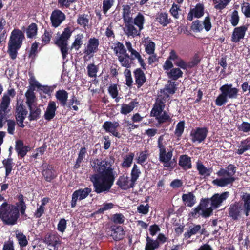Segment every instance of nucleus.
<instances>
[{
    "mask_svg": "<svg viewBox=\"0 0 250 250\" xmlns=\"http://www.w3.org/2000/svg\"><path fill=\"white\" fill-rule=\"evenodd\" d=\"M24 197L22 194H19L17 196L18 202L15 205L17 207V210H19L21 215H24L25 214V211L27 208L26 205L24 201Z\"/></svg>",
    "mask_w": 250,
    "mask_h": 250,
    "instance_id": "2f4dec72",
    "label": "nucleus"
},
{
    "mask_svg": "<svg viewBox=\"0 0 250 250\" xmlns=\"http://www.w3.org/2000/svg\"><path fill=\"white\" fill-rule=\"evenodd\" d=\"M19 217V210L15 205L5 202L0 206V218L5 225L13 226L16 224Z\"/></svg>",
    "mask_w": 250,
    "mask_h": 250,
    "instance_id": "7ed1b4c3",
    "label": "nucleus"
},
{
    "mask_svg": "<svg viewBox=\"0 0 250 250\" xmlns=\"http://www.w3.org/2000/svg\"><path fill=\"white\" fill-rule=\"evenodd\" d=\"M99 45V40L95 37L90 38L88 42L87 48L84 50V53L87 55L96 52L98 50Z\"/></svg>",
    "mask_w": 250,
    "mask_h": 250,
    "instance_id": "5701e85b",
    "label": "nucleus"
},
{
    "mask_svg": "<svg viewBox=\"0 0 250 250\" xmlns=\"http://www.w3.org/2000/svg\"><path fill=\"white\" fill-rule=\"evenodd\" d=\"M119 126L120 125L118 122L105 121L103 124L102 127L106 132L110 133L114 136L120 138L121 134L117 130Z\"/></svg>",
    "mask_w": 250,
    "mask_h": 250,
    "instance_id": "f3484780",
    "label": "nucleus"
},
{
    "mask_svg": "<svg viewBox=\"0 0 250 250\" xmlns=\"http://www.w3.org/2000/svg\"><path fill=\"white\" fill-rule=\"evenodd\" d=\"M185 123L184 121H181L178 123L176 126V128L174 131V134L179 140L184 132L185 129Z\"/></svg>",
    "mask_w": 250,
    "mask_h": 250,
    "instance_id": "864d4df0",
    "label": "nucleus"
},
{
    "mask_svg": "<svg viewBox=\"0 0 250 250\" xmlns=\"http://www.w3.org/2000/svg\"><path fill=\"white\" fill-rule=\"evenodd\" d=\"M72 33V31L70 27L65 28L60 37L55 42V44L60 49L63 60L66 58L68 54V41L70 38Z\"/></svg>",
    "mask_w": 250,
    "mask_h": 250,
    "instance_id": "423d86ee",
    "label": "nucleus"
},
{
    "mask_svg": "<svg viewBox=\"0 0 250 250\" xmlns=\"http://www.w3.org/2000/svg\"><path fill=\"white\" fill-rule=\"evenodd\" d=\"M35 87H32L31 85V87L27 90L25 93V96L27 100V103L28 105H32L34 102L35 95L34 93Z\"/></svg>",
    "mask_w": 250,
    "mask_h": 250,
    "instance_id": "8fccbe9b",
    "label": "nucleus"
},
{
    "mask_svg": "<svg viewBox=\"0 0 250 250\" xmlns=\"http://www.w3.org/2000/svg\"><path fill=\"white\" fill-rule=\"evenodd\" d=\"M83 35L82 34H78L74 42L71 46V49L74 48L76 50H78L83 44Z\"/></svg>",
    "mask_w": 250,
    "mask_h": 250,
    "instance_id": "603ef678",
    "label": "nucleus"
},
{
    "mask_svg": "<svg viewBox=\"0 0 250 250\" xmlns=\"http://www.w3.org/2000/svg\"><path fill=\"white\" fill-rule=\"evenodd\" d=\"M208 129L206 127H196L190 132V136L193 143H201L204 141L207 137Z\"/></svg>",
    "mask_w": 250,
    "mask_h": 250,
    "instance_id": "6e6552de",
    "label": "nucleus"
},
{
    "mask_svg": "<svg viewBox=\"0 0 250 250\" xmlns=\"http://www.w3.org/2000/svg\"><path fill=\"white\" fill-rule=\"evenodd\" d=\"M204 6L203 3H197L194 8L191 9L187 16L188 21H192L193 17L200 18L204 14Z\"/></svg>",
    "mask_w": 250,
    "mask_h": 250,
    "instance_id": "aec40b11",
    "label": "nucleus"
},
{
    "mask_svg": "<svg viewBox=\"0 0 250 250\" xmlns=\"http://www.w3.org/2000/svg\"><path fill=\"white\" fill-rule=\"evenodd\" d=\"M38 26L35 23H31L26 29V35L28 38L32 39L35 37L38 32Z\"/></svg>",
    "mask_w": 250,
    "mask_h": 250,
    "instance_id": "a19ab883",
    "label": "nucleus"
},
{
    "mask_svg": "<svg viewBox=\"0 0 250 250\" xmlns=\"http://www.w3.org/2000/svg\"><path fill=\"white\" fill-rule=\"evenodd\" d=\"M168 77L172 80H177L183 76V72L179 68H172L167 72Z\"/></svg>",
    "mask_w": 250,
    "mask_h": 250,
    "instance_id": "e433bc0d",
    "label": "nucleus"
},
{
    "mask_svg": "<svg viewBox=\"0 0 250 250\" xmlns=\"http://www.w3.org/2000/svg\"><path fill=\"white\" fill-rule=\"evenodd\" d=\"M65 19V15L62 11L58 9L54 10L50 16L52 26L55 28L59 27Z\"/></svg>",
    "mask_w": 250,
    "mask_h": 250,
    "instance_id": "4468645a",
    "label": "nucleus"
},
{
    "mask_svg": "<svg viewBox=\"0 0 250 250\" xmlns=\"http://www.w3.org/2000/svg\"><path fill=\"white\" fill-rule=\"evenodd\" d=\"M178 165L184 170L187 171L191 169L192 167L191 157L187 154L180 155Z\"/></svg>",
    "mask_w": 250,
    "mask_h": 250,
    "instance_id": "b1692460",
    "label": "nucleus"
},
{
    "mask_svg": "<svg viewBox=\"0 0 250 250\" xmlns=\"http://www.w3.org/2000/svg\"><path fill=\"white\" fill-rule=\"evenodd\" d=\"M114 204L112 203H105L103 205V207L94 212V214H103L105 211L112 209Z\"/></svg>",
    "mask_w": 250,
    "mask_h": 250,
    "instance_id": "680f3d73",
    "label": "nucleus"
},
{
    "mask_svg": "<svg viewBox=\"0 0 250 250\" xmlns=\"http://www.w3.org/2000/svg\"><path fill=\"white\" fill-rule=\"evenodd\" d=\"M219 90L229 99H235L238 95L239 90L236 87H233L232 84H224L220 87Z\"/></svg>",
    "mask_w": 250,
    "mask_h": 250,
    "instance_id": "6ab92c4d",
    "label": "nucleus"
},
{
    "mask_svg": "<svg viewBox=\"0 0 250 250\" xmlns=\"http://www.w3.org/2000/svg\"><path fill=\"white\" fill-rule=\"evenodd\" d=\"M125 217L122 213H116L113 214L111 220L116 224H122L125 222Z\"/></svg>",
    "mask_w": 250,
    "mask_h": 250,
    "instance_id": "e2e57ef3",
    "label": "nucleus"
},
{
    "mask_svg": "<svg viewBox=\"0 0 250 250\" xmlns=\"http://www.w3.org/2000/svg\"><path fill=\"white\" fill-rule=\"evenodd\" d=\"M30 110V114L28 116V119L30 121L37 120L40 117L41 109L36 107L33 108L32 105H28Z\"/></svg>",
    "mask_w": 250,
    "mask_h": 250,
    "instance_id": "4c0bfd02",
    "label": "nucleus"
},
{
    "mask_svg": "<svg viewBox=\"0 0 250 250\" xmlns=\"http://www.w3.org/2000/svg\"><path fill=\"white\" fill-rule=\"evenodd\" d=\"M116 184L121 189L125 190L133 188L135 186L129 177L124 175L119 176Z\"/></svg>",
    "mask_w": 250,
    "mask_h": 250,
    "instance_id": "412c9836",
    "label": "nucleus"
},
{
    "mask_svg": "<svg viewBox=\"0 0 250 250\" xmlns=\"http://www.w3.org/2000/svg\"><path fill=\"white\" fill-rule=\"evenodd\" d=\"M145 51L149 55L153 54L155 48V44L149 37L145 38Z\"/></svg>",
    "mask_w": 250,
    "mask_h": 250,
    "instance_id": "58836bf2",
    "label": "nucleus"
},
{
    "mask_svg": "<svg viewBox=\"0 0 250 250\" xmlns=\"http://www.w3.org/2000/svg\"><path fill=\"white\" fill-rule=\"evenodd\" d=\"M141 174V172L137 166V165L135 164L133 165V168L131 171V179L130 181L134 183V184L135 182L139 177Z\"/></svg>",
    "mask_w": 250,
    "mask_h": 250,
    "instance_id": "de8ad7c7",
    "label": "nucleus"
},
{
    "mask_svg": "<svg viewBox=\"0 0 250 250\" xmlns=\"http://www.w3.org/2000/svg\"><path fill=\"white\" fill-rule=\"evenodd\" d=\"M89 16L87 14H83L78 15L77 22L81 26L84 28L88 26L89 24Z\"/></svg>",
    "mask_w": 250,
    "mask_h": 250,
    "instance_id": "a18cd8bd",
    "label": "nucleus"
},
{
    "mask_svg": "<svg viewBox=\"0 0 250 250\" xmlns=\"http://www.w3.org/2000/svg\"><path fill=\"white\" fill-rule=\"evenodd\" d=\"M112 161L108 158L103 160L95 159L91 162L92 169L96 173L90 179L93 184L94 191L97 194L108 193L113 185L115 177Z\"/></svg>",
    "mask_w": 250,
    "mask_h": 250,
    "instance_id": "f257e3e1",
    "label": "nucleus"
},
{
    "mask_svg": "<svg viewBox=\"0 0 250 250\" xmlns=\"http://www.w3.org/2000/svg\"><path fill=\"white\" fill-rule=\"evenodd\" d=\"M107 234L111 236L115 241L121 240L123 239L125 235V231L121 226L116 225H111L106 229Z\"/></svg>",
    "mask_w": 250,
    "mask_h": 250,
    "instance_id": "f8f14e48",
    "label": "nucleus"
},
{
    "mask_svg": "<svg viewBox=\"0 0 250 250\" xmlns=\"http://www.w3.org/2000/svg\"><path fill=\"white\" fill-rule=\"evenodd\" d=\"M39 43L36 42L33 43L30 48L29 57L32 59H35L38 53V48Z\"/></svg>",
    "mask_w": 250,
    "mask_h": 250,
    "instance_id": "338daca9",
    "label": "nucleus"
},
{
    "mask_svg": "<svg viewBox=\"0 0 250 250\" xmlns=\"http://www.w3.org/2000/svg\"><path fill=\"white\" fill-rule=\"evenodd\" d=\"M242 203L240 202L235 201L230 205L228 214L229 216L233 220H237L241 215L242 210Z\"/></svg>",
    "mask_w": 250,
    "mask_h": 250,
    "instance_id": "2eb2a0df",
    "label": "nucleus"
},
{
    "mask_svg": "<svg viewBox=\"0 0 250 250\" xmlns=\"http://www.w3.org/2000/svg\"><path fill=\"white\" fill-rule=\"evenodd\" d=\"M1 94L0 93V95ZM16 95V92L14 88L8 89L6 92L4 93L0 100V110L4 111L11 110V98H14Z\"/></svg>",
    "mask_w": 250,
    "mask_h": 250,
    "instance_id": "1a4fd4ad",
    "label": "nucleus"
},
{
    "mask_svg": "<svg viewBox=\"0 0 250 250\" xmlns=\"http://www.w3.org/2000/svg\"><path fill=\"white\" fill-rule=\"evenodd\" d=\"M231 0H213L214 8L221 10L224 9Z\"/></svg>",
    "mask_w": 250,
    "mask_h": 250,
    "instance_id": "4d7b16f0",
    "label": "nucleus"
},
{
    "mask_svg": "<svg viewBox=\"0 0 250 250\" xmlns=\"http://www.w3.org/2000/svg\"><path fill=\"white\" fill-rule=\"evenodd\" d=\"M196 169L199 172V174L203 176L204 177H208L212 172L211 168H208L203 164V163L198 160L196 163Z\"/></svg>",
    "mask_w": 250,
    "mask_h": 250,
    "instance_id": "c85d7f7f",
    "label": "nucleus"
},
{
    "mask_svg": "<svg viewBox=\"0 0 250 250\" xmlns=\"http://www.w3.org/2000/svg\"><path fill=\"white\" fill-rule=\"evenodd\" d=\"M247 29L248 26L246 25L235 27L231 36V40L232 42L237 43L241 40L244 39Z\"/></svg>",
    "mask_w": 250,
    "mask_h": 250,
    "instance_id": "a211bd4d",
    "label": "nucleus"
},
{
    "mask_svg": "<svg viewBox=\"0 0 250 250\" xmlns=\"http://www.w3.org/2000/svg\"><path fill=\"white\" fill-rule=\"evenodd\" d=\"M237 129L239 131L244 133L250 132V123L247 122H243L240 125L237 126Z\"/></svg>",
    "mask_w": 250,
    "mask_h": 250,
    "instance_id": "774afa93",
    "label": "nucleus"
},
{
    "mask_svg": "<svg viewBox=\"0 0 250 250\" xmlns=\"http://www.w3.org/2000/svg\"><path fill=\"white\" fill-rule=\"evenodd\" d=\"M131 55L129 56L127 53L126 50L125 49V52L122 54V55H118V59L122 66L126 67V68H130L131 66V62L129 61L130 60Z\"/></svg>",
    "mask_w": 250,
    "mask_h": 250,
    "instance_id": "c756f323",
    "label": "nucleus"
},
{
    "mask_svg": "<svg viewBox=\"0 0 250 250\" xmlns=\"http://www.w3.org/2000/svg\"><path fill=\"white\" fill-rule=\"evenodd\" d=\"M138 104L139 103L136 101V99L131 101L129 104H123L121 105L120 113L124 115H127L133 111Z\"/></svg>",
    "mask_w": 250,
    "mask_h": 250,
    "instance_id": "cd10ccee",
    "label": "nucleus"
},
{
    "mask_svg": "<svg viewBox=\"0 0 250 250\" xmlns=\"http://www.w3.org/2000/svg\"><path fill=\"white\" fill-rule=\"evenodd\" d=\"M165 89L168 93L165 97L166 99L169 97V94H173L175 92L176 88L174 82L170 81V83L166 85Z\"/></svg>",
    "mask_w": 250,
    "mask_h": 250,
    "instance_id": "69168bd1",
    "label": "nucleus"
},
{
    "mask_svg": "<svg viewBox=\"0 0 250 250\" xmlns=\"http://www.w3.org/2000/svg\"><path fill=\"white\" fill-rule=\"evenodd\" d=\"M124 31L128 37L132 36L134 37L139 35V33L134 26V24H128L125 26Z\"/></svg>",
    "mask_w": 250,
    "mask_h": 250,
    "instance_id": "ea45409f",
    "label": "nucleus"
},
{
    "mask_svg": "<svg viewBox=\"0 0 250 250\" xmlns=\"http://www.w3.org/2000/svg\"><path fill=\"white\" fill-rule=\"evenodd\" d=\"M24 38V35L21 30L15 29L12 31L7 51L11 59L15 60L16 58L18 51L21 47Z\"/></svg>",
    "mask_w": 250,
    "mask_h": 250,
    "instance_id": "39448f33",
    "label": "nucleus"
},
{
    "mask_svg": "<svg viewBox=\"0 0 250 250\" xmlns=\"http://www.w3.org/2000/svg\"><path fill=\"white\" fill-rule=\"evenodd\" d=\"M166 98L165 97L161 99L158 98L151 111V115L153 117H156L163 113V110L165 106Z\"/></svg>",
    "mask_w": 250,
    "mask_h": 250,
    "instance_id": "4be33fe9",
    "label": "nucleus"
},
{
    "mask_svg": "<svg viewBox=\"0 0 250 250\" xmlns=\"http://www.w3.org/2000/svg\"><path fill=\"white\" fill-rule=\"evenodd\" d=\"M86 153V149L85 147H82L80 148L75 164L73 166L74 169H77L80 167L81 164L85 158Z\"/></svg>",
    "mask_w": 250,
    "mask_h": 250,
    "instance_id": "c9c22d12",
    "label": "nucleus"
},
{
    "mask_svg": "<svg viewBox=\"0 0 250 250\" xmlns=\"http://www.w3.org/2000/svg\"><path fill=\"white\" fill-rule=\"evenodd\" d=\"M241 199L243 202L244 213L248 216L250 212V193H244L241 196Z\"/></svg>",
    "mask_w": 250,
    "mask_h": 250,
    "instance_id": "72a5a7b5",
    "label": "nucleus"
},
{
    "mask_svg": "<svg viewBox=\"0 0 250 250\" xmlns=\"http://www.w3.org/2000/svg\"><path fill=\"white\" fill-rule=\"evenodd\" d=\"M236 167L233 164L229 165L226 168H221L217 174L219 177H225L219 179H216L212 181L214 185L220 187H224L228 185H232L236 180L233 176L236 173Z\"/></svg>",
    "mask_w": 250,
    "mask_h": 250,
    "instance_id": "20e7f679",
    "label": "nucleus"
},
{
    "mask_svg": "<svg viewBox=\"0 0 250 250\" xmlns=\"http://www.w3.org/2000/svg\"><path fill=\"white\" fill-rule=\"evenodd\" d=\"M2 164L5 169V178H6L9 175L13 169V163L12 162V159L8 158L4 159L2 161Z\"/></svg>",
    "mask_w": 250,
    "mask_h": 250,
    "instance_id": "c03bdc74",
    "label": "nucleus"
},
{
    "mask_svg": "<svg viewBox=\"0 0 250 250\" xmlns=\"http://www.w3.org/2000/svg\"><path fill=\"white\" fill-rule=\"evenodd\" d=\"M43 242L48 246L53 247L55 250L56 248L58 249V245L61 243L59 235L56 233L52 232L46 234L43 239Z\"/></svg>",
    "mask_w": 250,
    "mask_h": 250,
    "instance_id": "dca6fc26",
    "label": "nucleus"
},
{
    "mask_svg": "<svg viewBox=\"0 0 250 250\" xmlns=\"http://www.w3.org/2000/svg\"><path fill=\"white\" fill-rule=\"evenodd\" d=\"M164 141V135H162L158 138L157 141V147L159 149V161L164 165H166L167 162L173 156V149L171 146L170 149H167Z\"/></svg>",
    "mask_w": 250,
    "mask_h": 250,
    "instance_id": "0eeeda50",
    "label": "nucleus"
},
{
    "mask_svg": "<svg viewBox=\"0 0 250 250\" xmlns=\"http://www.w3.org/2000/svg\"><path fill=\"white\" fill-rule=\"evenodd\" d=\"M201 58L198 53H196L192 60L188 62V68L191 69L196 66L201 62Z\"/></svg>",
    "mask_w": 250,
    "mask_h": 250,
    "instance_id": "0e129e2a",
    "label": "nucleus"
},
{
    "mask_svg": "<svg viewBox=\"0 0 250 250\" xmlns=\"http://www.w3.org/2000/svg\"><path fill=\"white\" fill-rule=\"evenodd\" d=\"M55 97L62 106L64 107L67 105L68 93L64 90H59L56 92Z\"/></svg>",
    "mask_w": 250,
    "mask_h": 250,
    "instance_id": "bb28decb",
    "label": "nucleus"
},
{
    "mask_svg": "<svg viewBox=\"0 0 250 250\" xmlns=\"http://www.w3.org/2000/svg\"><path fill=\"white\" fill-rule=\"evenodd\" d=\"M156 120L159 124H163L166 123H171L172 119L170 116L167 114L166 111H164L163 113L155 117Z\"/></svg>",
    "mask_w": 250,
    "mask_h": 250,
    "instance_id": "79ce46f5",
    "label": "nucleus"
},
{
    "mask_svg": "<svg viewBox=\"0 0 250 250\" xmlns=\"http://www.w3.org/2000/svg\"><path fill=\"white\" fill-rule=\"evenodd\" d=\"M149 155L148 151L146 149L140 152L138 157L136 158L137 163L142 165L146 161Z\"/></svg>",
    "mask_w": 250,
    "mask_h": 250,
    "instance_id": "13d9d810",
    "label": "nucleus"
},
{
    "mask_svg": "<svg viewBox=\"0 0 250 250\" xmlns=\"http://www.w3.org/2000/svg\"><path fill=\"white\" fill-rule=\"evenodd\" d=\"M189 230L186 232L184 235L186 239L189 238L192 235H195L201 229V226L200 225H194V226L190 228Z\"/></svg>",
    "mask_w": 250,
    "mask_h": 250,
    "instance_id": "3c124183",
    "label": "nucleus"
},
{
    "mask_svg": "<svg viewBox=\"0 0 250 250\" xmlns=\"http://www.w3.org/2000/svg\"><path fill=\"white\" fill-rule=\"evenodd\" d=\"M16 238L21 247H24L27 245L28 241L26 237L22 232L20 231L16 233Z\"/></svg>",
    "mask_w": 250,
    "mask_h": 250,
    "instance_id": "5fc2aeb1",
    "label": "nucleus"
},
{
    "mask_svg": "<svg viewBox=\"0 0 250 250\" xmlns=\"http://www.w3.org/2000/svg\"><path fill=\"white\" fill-rule=\"evenodd\" d=\"M229 195V191H225L215 193L210 198L202 199L199 204L189 213V216L195 219L200 216L205 218L209 217L212 214L213 209L222 206Z\"/></svg>",
    "mask_w": 250,
    "mask_h": 250,
    "instance_id": "f03ea898",
    "label": "nucleus"
},
{
    "mask_svg": "<svg viewBox=\"0 0 250 250\" xmlns=\"http://www.w3.org/2000/svg\"><path fill=\"white\" fill-rule=\"evenodd\" d=\"M92 191V189L89 188H80L75 190L72 195L71 206L74 208L77 205L78 200H82L85 199Z\"/></svg>",
    "mask_w": 250,
    "mask_h": 250,
    "instance_id": "9d476101",
    "label": "nucleus"
},
{
    "mask_svg": "<svg viewBox=\"0 0 250 250\" xmlns=\"http://www.w3.org/2000/svg\"><path fill=\"white\" fill-rule=\"evenodd\" d=\"M216 98L215 103L217 106H221L225 104L228 102V98L223 92H221Z\"/></svg>",
    "mask_w": 250,
    "mask_h": 250,
    "instance_id": "052dcab7",
    "label": "nucleus"
},
{
    "mask_svg": "<svg viewBox=\"0 0 250 250\" xmlns=\"http://www.w3.org/2000/svg\"><path fill=\"white\" fill-rule=\"evenodd\" d=\"M238 147L236 153L238 155H242L245 152L250 150V136L241 141L240 146Z\"/></svg>",
    "mask_w": 250,
    "mask_h": 250,
    "instance_id": "473e14b6",
    "label": "nucleus"
},
{
    "mask_svg": "<svg viewBox=\"0 0 250 250\" xmlns=\"http://www.w3.org/2000/svg\"><path fill=\"white\" fill-rule=\"evenodd\" d=\"M134 76L135 83L138 88L142 87L146 80L145 74L143 71L140 68L136 69L134 72Z\"/></svg>",
    "mask_w": 250,
    "mask_h": 250,
    "instance_id": "393cba45",
    "label": "nucleus"
},
{
    "mask_svg": "<svg viewBox=\"0 0 250 250\" xmlns=\"http://www.w3.org/2000/svg\"><path fill=\"white\" fill-rule=\"evenodd\" d=\"M56 109V103L54 101H50L44 114V119L48 121L53 119L55 116Z\"/></svg>",
    "mask_w": 250,
    "mask_h": 250,
    "instance_id": "a878e982",
    "label": "nucleus"
},
{
    "mask_svg": "<svg viewBox=\"0 0 250 250\" xmlns=\"http://www.w3.org/2000/svg\"><path fill=\"white\" fill-rule=\"evenodd\" d=\"M156 21L163 27L167 26L172 22L170 18H168V14L167 12H160L157 14Z\"/></svg>",
    "mask_w": 250,
    "mask_h": 250,
    "instance_id": "7c9ffc66",
    "label": "nucleus"
},
{
    "mask_svg": "<svg viewBox=\"0 0 250 250\" xmlns=\"http://www.w3.org/2000/svg\"><path fill=\"white\" fill-rule=\"evenodd\" d=\"M87 73L89 77L96 78L98 68L94 63H90L87 66Z\"/></svg>",
    "mask_w": 250,
    "mask_h": 250,
    "instance_id": "bf43d9fd",
    "label": "nucleus"
},
{
    "mask_svg": "<svg viewBox=\"0 0 250 250\" xmlns=\"http://www.w3.org/2000/svg\"><path fill=\"white\" fill-rule=\"evenodd\" d=\"M146 244L145 247V250H155L159 248L160 244L157 240H154L147 236L146 238Z\"/></svg>",
    "mask_w": 250,
    "mask_h": 250,
    "instance_id": "37998d69",
    "label": "nucleus"
},
{
    "mask_svg": "<svg viewBox=\"0 0 250 250\" xmlns=\"http://www.w3.org/2000/svg\"><path fill=\"white\" fill-rule=\"evenodd\" d=\"M114 47H112L113 49L114 53L118 56L119 55H122L123 52H125L126 48H125L124 44L119 41H116L114 43Z\"/></svg>",
    "mask_w": 250,
    "mask_h": 250,
    "instance_id": "6e6d98bb",
    "label": "nucleus"
},
{
    "mask_svg": "<svg viewBox=\"0 0 250 250\" xmlns=\"http://www.w3.org/2000/svg\"><path fill=\"white\" fill-rule=\"evenodd\" d=\"M42 175L44 180L47 182H51L57 177V173L52 165L43 166Z\"/></svg>",
    "mask_w": 250,
    "mask_h": 250,
    "instance_id": "ddd939ff",
    "label": "nucleus"
},
{
    "mask_svg": "<svg viewBox=\"0 0 250 250\" xmlns=\"http://www.w3.org/2000/svg\"><path fill=\"white\" fill-rule=\"evenodd\" d=\"M195 197L192 192H189L187 194H183L182 196L183 201L185 205L188 207H191L195 203Z\"/></svg>",
    "mask_w": 250,
    "mask_h": 250,
    "instance_id": "f704fd0d",
    "label": "nucleus"
},
{
    "mask_svg": "<svg viewBox=\"0 0 250 250\" xmlns=\"http://www.w3.org/2000/svg\"><path fill=\"white\" fill-rule=\"evenodd\" d=\"M27 113V110L23 104H17L15 111V117L19 127L21 128L24 127L25 125L23 123Z\"/></svg>",
    "mask_w": 250,
    "mask_h": 250,
    "instance_id": "9b49d317",
    "label": "nucleus"
},
{
    "mask_svg": "<svg viewBox=\"0 0 250 250\" xmlns=\"http://www.w3.org/2000/svg\"><path fill=\"white\" fill-rule=\"evenodd\" d=\"M145 22V17L141 13H138L134 19L133 24L138 27L139 31L143 29V25Z\"/></svg>",
    "mask_w": 250,
    "mask_h": 250,
    "instance_id": "09e8293b",
    "label": "nucleus"
},
{
    "mask_svg": "<svg viewBox=\"0 0 250 250\" xmlns=\"http://www.w3.org/2000/svg\"><path fill=\"white\" fill-rule=\"evenodd\" d=\"M134 156L135 154L133 152H130L126 154L124 158L123 161L122 163V166L125 168L129 167L132 163Z\"/></svg>",
    "mask_w": 250,
    "mask_h": 250,
    "instance_id": "49530a36",
    "label": "nucleus"
}]
</instances>
